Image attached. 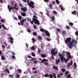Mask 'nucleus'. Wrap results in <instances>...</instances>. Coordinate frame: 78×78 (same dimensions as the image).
<instances>
[{
  "label": "nucleus",
  "instance_id": "obj_58",
  "mask_svg": "<svg viewBox=\"0 0 78 78\" xmlns=\"http://www.w3.org/2000/svg\"><path fill=\"white\" fill-rule=\"evenodd\" d=\"M9 39H10V40H11V41L13 40V38L12 37H9Z\"/></svg>",
  "mask_w": 78,
  "mask_h": 78
},
{
  "label": "nucleus",
  "instance_id": "obj_35",
  "mask_svg": "<svg viewBox=\"0 0 78 78\" xmlns=\"http://www.w3.org/2000/svg\"><path fill=\"white\" fill-rule=\"evenodd\" d=\"M16 78H20V76H19V74H16Z\"/></svg>",
  "mask_w": 78,
  "mask_h": 78
},
{
  "label": "nucleus",
  "instance_id": "obj_26",
  "mask_svg": "<svg viewBox=\"0 0 78 78\" xmlns=\"http://www.w3.org/2000/svg\"><path fill=\"white\" fill-rule=\"evenodd\" d=\"M5 71L6 72H8V73H10V72L9 71V69H7V68L5 69Z\"/></svg>",
  "mask_w": 78,
  "mask_h": 78
},
{
  "label": "nucleus",
  "instance_id": "obj_24",
  "mask_svg": "<svg viewBox=\"0 0 78 78\" xmlns=\"http://www.w3.org/2000/svg\"><path fill=\"white\" fill-rule=\"evenodd\" d=\"M31 40L32 41L33 43H34L36 41L35 39H34V38H32Z\"/></svg>",
  "mask_w": 78,
  "mask_h": 78
},
{
  "label": "nucleus",
  "instance_id": "obj_41",
  "mask_svg": "<svg viewBox=\"0 0 78 78\" xmlns=\"http://www.w3.org/2000/svg\"><path fill=\"white\" fill-rule=\"evenodd\" d=\"M49 76H50V78H52L53 77V76L52 74H49Z\"/></svg>",
  "mask_w": 78,
  "mask_h": 78
},
{
  "label": "nucleus",
  "instance_id": "obj_40",
  "mask_svg": "<svg viewBox=\"0 0 78 78\" xmlns=\"http://www.w3.org/2000/svg\"><path fill=\"white\" fill-rule=\"evenodd\" d=\"M62 54L61 55H63L64 57V56L65 55V51H62Z\"/></svg>",
  "mask_w": 78,
  "mask_h": 78
},
{
  "label": "nucleus",
  "instance_id": "obj_42",
  "mask_svg": "<svg viewBox=\"0 0 78 78\" xmlns=\"http://www.w3.org/2000/svg\"><path fill=\"white\" fill-rule=\"evenodd\" d=\"M33 27H34V29H37V27H36V26L34 25V24H33Z\"/></svg>",
  "mask_w": 78,
  "mask_h": 78
},
{
  "label": "nucleus",
  "instance_id": "obj_7",
  "mask_svg": "<svg viewBox=\"0 0 78 78\" xmlns=\"http://www.w3.org/2000/svg\"><path fill=\"white\" fill-rule=\"evenodd\" d=\"M66 54L68 56V59H70L71 58H72L73 57H72L71 55H70V53L69 52H67Z\"/></svg>",
  "mask_w": 78,
  "mask_h": 78
},
{
  "label": "nucleus",
  "instance_id": "obj_55",
  "mask_svg": "<svg viewBox=\"0 0 78 78\" xmlns=\"http://www.w3.org/2000/svg\"><path fill=\"white\" fill-rule=\"evenodd\" d=\"M44 1L46 3L48 2V0H44Z\"/></svg>",
  "mask_w": 78,
  "mask_h": 78
},
{
  "label": "nucleus",
  "instance_id": "obj_15",
  "mask_svg": "<svg viewBox=\"0 0 78 78\" xmlns=\"http://www.w3.org/2000/svg\"><path fill=\"white\" fill-rule=\"evenodd\" d=\"M8 8H9V10H12V9H14L13 7H11V8L10 7V6H9V5H8Z\"/></svg>",
  "mask_w": 78,
  "mask_h": 78
},
{
  "label": "nucleus",
  "instance_id": "obj_21",
  "mask_svg": "<svg viewBox=\"0 0 78 78\" xmlns=\"http://www.w3.org/2000/svg\"><path fill=\"white\" fill-rule=\"evenodd\" d=\"M17 71H18V73H21L22 72L21 70L20 69H18L17 70Z\"/></svg>",
  "mask_w": 78,
  "mask_h": 78
},
{
  "label": "nucleus",
  "instance_id": "obj_56",
  "mask_svg": "<svg viewBox=\"0 0 78 78\" xmlns=\"http://www.w3.org/2000/svg\"><path fill=\"white\" fill-rule=\"evenodd\" d=\"M66 28L67 29H69L70 28V27L69 26H66Z\"/></svg>",
  "mask_w": 78,
  "mask_h": 78
},
{
  "label": "nucleus",
  "instance_id": "obj_20",
  "mask_svg": "<svg viewBox=\"0 0 78 78\" xmlns=\"http://www.w3.org/2000/svg\"><path fill=\"white\" fill-rule=\"evenodd\" d=\"M18 18L19 20H21L22 19V17L20 15H19L18 16Z\"/></svg>",
  "mask_w": 78,
  "mask_h": 78
},
{
  "label": "nucleus",
  "instance_id": "obj_3",
  "mask_svg": "<svg viewBox=\"0 0 78 78\" xmlns=\"http://www.w3.org/2000/svg\"><path fill=\"white\" fill-rule=\"evenodd\" d=\"M37 19L38 18L37 16H33V18L32 20L34 22L35 24L38 25H39L40 23L39 20H37Z\"/></svg>",
  "mask_w": 78,
  "mask_h": 78
},
{
  "label": "nucleus",
  "instance_id": "obj_46",
  "mask_svg": "<svg viewBox=\"0 0 78 78\" xmlns=\"http://www.w3.org/2000/svg\"><path fill=\"white\" fill-rule=\"evenodd\" d=\"M49 75L48 74H45L44 75V76H45V77H48V76H49Z\"/></svg>",
  "mask_w": 78,
  "mask_h": 78
},
{
  "label": "nucleus",
  "instance_id": "obj_19",
  "mask_svg": "<svg viewBox=\"0 0 78 78\" xmlns=\"http://www.w3.org/2000/svg\"><path fill=\"white\" fill-rule=\"evenodd\" d=\"M41 57L43 58H45L46 57V55H45V54H42L41 55Z\"/></svg>",
  "mask_w": 78,
  "mask_h": 78
},
{
  "label": "nucleus",
  "instance_id": "obj_28",
  "mask_svg": "<svg viewBox=\"0 0 78 78\" xmlns=\"http://www.w3.org/2000/svg\"><path fill=\"white\" fill-rule=\"evenodd\" d=\"M71 77V75L70 74H69L67 75V78H70Z\"/></svg>",
  "mask_w": 78,
  "mask_h": 78
},
{
  "label": "nucleus",
  "instance_id": "obj_34",
  "mask_svg": "<svg viewBox=\"0 0 78 78\" xmlns=\"http://www.w3.org/2000/svg\"><path fill=\"white\" fill-rule=\"evenodd\" d=\"M53 13L56 15L58 14L57 12H56L55 10L53 11Z\"/></svg>",
  "mask_w": 78,
  "mask_h": 78
},
{
  "label": "nucleus",
  "instance_id": "obj_43",
  "mask_svg": "<svg viewBox=\"0 0 78 78\" xmlns=\"http://www.w3.org/2000/svg\"><path fill=\"white\" fill-rule=\"evenodd\" d=\"M9 77L11 78H12L13 77V76L12 74H9Z\"/></svg>",
  "mask_w": 78,
  "mask_h": 78
},
{
  "label": "nucleus",
  "instance_id": "obj_8",
  "mask_svg": "<svg viewBox=\"0 0 78 78\" xmlns=\"http://www.w3.org/2000/svg\"><path fill=\"white\" fill-rule=\"evenodd\" d=\"M25 21V22H26V19H23L22 20L20 21V23L21 25L22 26L23 25V24H24V22Z\"/></svg>",
  "mask_w": 78,
  "mask_h": 78
},
{
  "label": "nucleus",
  "instance_id": "obj_54",
  "mask_svg": "<svg viewBox=\"0 0 78 78\" xmlns=\"http://www.w3.org/2000/svg\"><path fill=\"white\" fill-rule=\"evenodd\" d=\"M33 62H34V63L36 64L37 63V61H34Z\"/></svg>",
  "mask_w": 78,
  "mask_h": 78
},
{
  "label": "nucleus",
  "instance_id": "obj_57",
  "mask_svg": "<svg viewBox=\"0 0 78 78\" xmlns=\"http://www.w3.org/2000/svg\"><path fill=\"white\" fill-rule=\"evenodd\" d=\"M27 31L29 33H30L31 32L30 30V29H28V30H27Z\"/></svg>",
  "mask_w": 78,
  "mask_h": 78
},
{
  "label": "nucleus",
  "instance_id": "obj_6",
  "mask_svg": "<svg viewBox=\"0 0 78 78\" xmlns=\"http://www.w3.org/2000/svg\"><path fill=\"white\" fill-rule=\"evenodd\" d=\"M41 31L42 32H44V33L46 34V36H49V33L48 31L47 30H45L44 29H40Z\"/></svg>",
  "mask_w": 78,
  "mask_h": 78
},
{
  "label": "nucleus",
  "instance_id": "obj_11",
  "mask_svg": "<svg viewBox=\"0 0 78 78\" xmlns=\"http://www.w3.org/2000/svg\"><path fill=\"white\" fill-rule=\"evenodd\" d=\"M21 9L24 12H27V8L26 7H24V8H21Z\"/></svg>",
  "mask_w": 78,
  "mask_h": 78
},
{
  "label": "nucleus",
  "instance_id": "obj_51",
  "mask_svg": "<svg viewBox=\"0 0 78 78\" xmlns=\"http://www.w3.org/2000/svg\"><path fill=\"white\" fill-rule=\"evenodd\" d=\"M27 56V58H32V57L31 56H30L29 55H28Z\"/></svg>",
  "mask_w": 78,
  "mask_h": 78
},
{
  "label": "nucleus",
  "instance_id": "obj_29",
  "mask_svg": "<svg viewBox=\"0 0 78 78\" xmlns=\"http://www.w3.org/2000/svg\"><path fill=\"white\" fill-rule=\"evenodd\" d=\"M69 73V71H66V72L65 73V74L66 75H67Z\"/></svg>",
  "mask_w": 78,
  "mask_h": 78
},
{
  "label": "nucleus",
  "instance_id": "obj_18",
  "mask_svg": "<svg viewBox=\"0 0 78 78\" xmlns=\"http://www.w3.org/2000/svg\"><path fill=\"white\" fill-rule=\"evenodd\" d=\"M21 15L22 16H26V13L25 12L22 13H21Z\"/></svg>",
  "mask_w": 78,
  "mask_h": 78
},
{
  "label": "nucleus",
  "instance_id": "obj_33",
  "mask_svg": "<svg viewBox=\"0 0 78 78\" xmlns=\"http://www.w3.org/2000/svg\"><path fill=\"white\" fill-rule=\"evenodd\" d=\"M14 1H12L11 2V4L12 6H13L14 5Z\"/></svg>",
  "mask_w": 78,
  "mask_h": 78
},
{
  "label": "nucleus",
  "instance_id": "obj_64",
  "mask_svg": "<svg viewBox=\"0 0 78 78\" xmlns=\"http://www.w3.org/2000/svg\"><path fill=\"white\" fill-rule=\"evenodd\" d=\"M37 71H34V74H36L37 73Z\"/></svg>",
  "mask_w": 78,
  "mask_h": 78
},
{
  "label": "nucleus",
  "instance_id": "obj_16",
  "mask_svg": "<svg viewBox=\"0 0 78 78\" xmlns=\"http://www.w3.org/2000/svg\"><path fill=\"white\" fill-rule=\"evenodd\" d=\"M38 39L39 40V41H41L42 39V37L41 36H38L37 37Z\"/></svg>",
  "mask_w": 78,
  "mask_h": 78
},
{
  "label": "nucleus",
  "instance_id": "obj_1",
  "mask_svg": "<svg viewBox=\"0 0 78 78\" xmlns=\"http://www.w3.org/2000/svg\"><path fill=\"white\" fill-rule=\"evenodd\" d=\"M72 40V38L70 37L67 38V39L65 40V42L66 44L68 45V47L72 49V46H74V44H76L77 43V41L75 40V39H73Z\"/></svg>",
  "mask_w": 78,
  "mask_h": 78
},
{
  "label": "nucleus",
  "instance_id": "obj_62",
  "mask_svg": "<svg viewBox=\"0 0 78 78\" xmlns=\"http://www.w3.org/2000/svg\"><path fill=\"white\" fill-rule=\"evenodd\" d=\"M31 60L33 61H34V60H35V58H31Z\"/></svg>",
  "mask_w": 78,
  "mask_h": 78
},
{
  "label": "nucleus",
  "instance_id": "obj_22",
  "mask_svg": "<svg viewBox=\"0 0 78 78\" xmlns=\"http://www.w3.org/2000/svg\"><path fill=\"white\" fill-rule=\"evenodd\" d=\"M53 75V78H56V74L55 73H53L52 74Z\"/></svg>",
  "mask_w": 78,
  "mask_h": 78
},
{
  "label": "nucleus",
  "instance_id": "obj_36",
  "mask_svg": "<svg viewBox=\"0 0 78 78\" xmlns=\"http://www.w3.org/2000/svg\"><path fill=\"white\" fill-rule=\"evenodd\" d=\"M31 49L32 50H34L36 49V48L35 47L33 46L31 48Z\"/></svg>",
  "mask_w": 78,
  "mask_h": 78
},
{
  "label": "nucleus",
  "instance_id": "obj_12",
  "mask_svg": "<svg viewBox=\"0 0 78 78\" xmlns=\"http://www.w3.org/2000/svg\"><path fill=\"white\" fill-rule=\"evenodd\" d=\"M56 64H58V63H60V59H58L56 60Z\"/></svg>",
  "mask_w": 78,
  "mask_h": 78
},
{
  "label": "nucleus",
  "instance_id": "obj_14",
  "mask_svg": "<svg viewBox=\"0 0 78 78\" xmlns=\"http://www.w3.org/2000/svg\"><path fill=\"white\" fill-rule=\"evenodd\" d=\"M59 6L61 8V9L62 11L64 10V9L63 8V7L61 5H60Z\"/></svg>",
  "mask_w": 78,
  "mask_h": 78
},
{
  "label": "nucleus",
  "instance_id": "obj_25",
  "mask_svg": "<svg viewBox=\"0 0 78 78\" xmlns=\"http://www.w3.org/2000/svg\"><path fill=\"white\" fill-rule=\"evenodd\" d=\"M56 4L58 5L59 4V3H60V2H59V0H56Z\"/></svg>",
  "mask_w": 78,
  "mask_h": 78
},
{
  "label": "nucleus",
  "instance_id": "obj_10",
  "mask_svg": "<svg viewBox=\"0 0 78 78\" xmlns=\"http://www.w3.org/2000/svg\"><path fill=\"white\" fill-rule=\"evenodd\" d=\"M73 62L72 61H70V63L69 62L68 63V66L69 67H70L71 65L72 66L73 65Z\"/></svg>",
  "mask_w": 78,
  "mask_h": 78
},
{
  "label": "nucleus",
  "instance_id": "obj_17",
  "mask_svg": "<svg viewBox=\"0 0 78 78\" xmlns=\"http://www.w3.org/2000/svg\"><path fill=\"white\" fill-rule=\"evenodd\" d=\"M53 69H54L55 70H58V68L57 67H56V66H53Z\"/></svg>",
  "mask_w": 78,
  "mask_h": 78
},
{
  "label": "nucleus",
  "instance_id": "obj_2",
  "mask_svg": "<svg viewBox=\"0 0 78 78\" xmlns=\"http://www.w3.org/2000/svg\"><path fill=\"white\" fill-rule=\"evenodd\" d=\"M58 55L60 57V59H61V61L62 62H63L64 60V61L65 63H67L68 61H69V59H66L65 58L63 57V55L62 54H61L58 53Z\"/></svg>",
  "mask_w": 78,
  "mask_h": 78
},
{
  "label": "nucleus",
  "instance_id": "obj_27",
  "mask_svg": "<svg viewBox=\"0 0 78 78\" xmlns=\"http://www.w3.org/2000/svg\"><path fill=\"white\" fill-rule=\"evenodd\" d=\"M74 67L75 69H76L77 67L76 64V62L74 63Z\"/></svg>",
  "mask_w": 78,
  "mask_h": 78
},
{
  "label": "nucleus",
  "instance_id": "obj_63",
  "mask_svg": "<svg viewBox=\"0 0 78 78\" xmlns=\"http://www.w3.org/2000/svg\"><path fill=\"white\" fill-rule=\"evenodd\" d=\"M24 3H26L27 2V0H22Z\"/></svg>",
  "mask_w": 78,
  "mask_h": 78
},
{
  "label": "nucleus",
  "instance_id": "obj_9",
  "mask_svg": "<svg viewBox=\"0 0 78 78\" xmlns=\"http://www.w3.org/2000/svg\"><path fill=\"white\" fill-rule=\"evenodd\" d=\"M48 61V59H46L44 58L42 59V60L41 61V63H44L45 62H47Z\"/></svg>",
  "mask_w": 78,
  "mask_h": 78
},
{
  "label": "nucleus",
  "instance_id": "obj_44",
  "mask_svg": "<svg viewBox=\"0 0 78 78\" xmlns=\"http://www.w3.org/2000/svg\"><path fill=\"white\" fill-rule=\"evenodd\" d=\"M33 35L36 36L37 35V33H36L35 32H34L33 33Z\"/></svg>",
  "mask_w": 78,
  "mask_h": 78
},
{
  "label": "nucleus",
  "instance_id": "obj_38",
  "mask_svg": "<svg viewBox=\"0 0 78 78\" xmlns=\"http://www.w3.org/2000/svg\"><path fill=\"white\" fill-rule=\"evenodd\" d=\"M57 31H58V33H60V32H61V30H60L59 28H57Z\"/></svg>",
  "mask_w": 78,
  "mask_h": 78
},
{
  "label": "nucleus",
  "instance_id": "obj_61",
  "mask_svg": "<svg viewBox=\"0 0 78 78\" xmlns=\"http://www.w3.org/2000/svg\"><path fill=\"white\" fill-rule=\"evenodd\" d=\"M26 47H27V48L28 47V44L27 43H26Z\"/></svg>",
  "mask_w": 78,
  "mask_h": 78
},
{
  "label": "nucleus",
  "instance_id": "obj_31",
  "mask_svg": "<svg viewBox=\"0 0 78 78\" xmlns=\"http://www.w3.org/2000/svg\"><path fill=\"white\" fill-rule=\"evenodd\" d=\"M1 59L2 60H4L5 59V56L3 55L1 56Z\"/></svg>",
  "mask_w": 78,
  "mask_h": 78
},
{
  "label": "nucleus",
  "instance_id": "obj_45",
  "mask_svg": "<svg viewBox=\"0 0 78 78\" xmlns=\"http://www.w3.org/2000/svg\"><path fill=\"white\" fill-rule=\"evenodd\" d=\"M27 20L28 21L30 22L31 20V19L30 18H27Z\"/></svg>",
  "mask_w": 78,
  "mask_h": 78
},
{
  "label": "nucleus",
  "instance_id": "obj_5",
  "mask_svg": "<svg viewBox=\"0 0 78 78\" xmlns=\"http://www.w3.org/2000/svg\"><path fill=\"white\" fill-rule=\"evenodd\" d=\"M29 0H27V2L28 3V5L29 6V7H31L32 9H34V3L33 2L31 1L29 2Z\"/></svg>",
  "mask_w": 78,
  "mask_h": 78
},
{
  "label": "nucleus",
  "instance_id": "obj_32",
  "mask_svg": "<svg viewBox=\"0 0 78 78\" xmlns=\"http://www.w3.org/2000/svg\"><path fill=\"white\" fill-rule=\"evenodd\" d=\"M66 31L65 30H63V32H62V34H63L64 35H66Z\"/></svg>",
  "mask_w": 78,
  "mask_h": 78
},
{
  "label": "nucleus",
  "instance_id": "obj_4",
  "mask_svg": "<svg viewBox=\"0 0 78 78\" xmlns=\"http://www.w3.org/2000/svg\"><path fill=\"white\" fill-rule=\"evenodd\" d=\"M58 52L57 51H56V52L55 51V50L54 49H52L51 50V54L52 55L51 56V59H54V57L53 56H55L56 54H58Z\"/></svg>",
  "mask_w": 78,
  "mask_h": 78
},
{
  "label": "nucleus",
  "instance_id": "obj_39",
  "mask_svg": "<svg viewBox=\"0 0 78 78\" xmlns=\"http://www.w3.org/2000/svg\"><path fill=\"white\" fill-rule=\"evenodd\" d=\"M61 70H62V71H63V73H64L66 71L65 69L64 68L62 69Z\"/></svg>",
  "mask_w": 78,
  "mask_h": 78
},
{
  "label": "nucleus",
  "instance_id": "obj_30",
  "mask_svg": "<svg viewBox=\"0 0 78 78\" xmlns=\"http://www.w3.org/2000/svg\"><path fill=\"white\" fill-rule=\"evenodd\" d=\"M76 10H75L73 11V12H72V13L73 15H76Z\"/></svg>",
  "mask_w": 78,
  "mask_h": 78
},
{
  "label": "nucleus",
  "instance_id": "obj_47",
  "mask_svg": "<svg viewBox=\"0 0 78 78\" xmlns=\"http://www.w3.org/2000/svg\"><path fill=\"white\" fill-rule=\"evenodd\" d=\"M12 57V58L13 59L15 60L16 58H15V56H14V55H13Z\"/></svg>",
  "mask_w": 78,
  "mask_h": 78
},
{
  "label": "nucleus",
  "instance_id": "obj_50",
  "mask_svg": "<svg viewBox=\"0 0 78 78\" xmlns=\"http://www.w3.org/2000/svg\"><path fill=\"white\" fill-rule=\"evenodd\" d=\"M41 50L38 48V53H40L41 52Z\"/></svg>",
  "mask_w": 78,
  "mask_h": 78
},
{
  "label": "nucleus",
  "instance_id": "obj_48",
  "mask_svg": "<svg viewBox=\"0 0 78 78\" xmlns=\"http://www.w3.org/2000/svg\"><path fill=\"white\" fill-rule=\"evenodd\" d=\"M49 6L50 9H51L52 8V4L49 5Z\"/></svg>",
  "mask_w": 78,
  "mask_h": 78
},
{
  "label": "nucleus",
  "instance_id": "obj_60",
  "mask_svg": "<svg viewBox=\"0 0 78 78\" xmlns=\"http://www.w3.org/2000/svg\"><path fill=\"white\" fill-rule=\"evenodd\" d=\"M1 21L2 22L5 23V21L3 20H1Z\"/></svg>",
  "mask_w": 78,
  "mask_h": 78
},
{
  "label": "nucleus",
  "instance_id": "obj_49",
  "mask_svg": "<svg viewBox=\"0 0 78 78\" xmlns=\"http://www.w3.org/2000/svg\"><path fill=\"white\" fill-rule=\"evenodd\" d=\"M75 34L76 35V36H78V31H77L75 33Z\"/></svg>",
  "mask_w": 78,
  "mask_h": 78
},
{
  "label": "nucleus",
  "instance_id": "obj_59",
  "mask_svg": "<svg viewBox=\"0 0 78 78\" xmlns=\"http://www.w3.org/2000/svg\"><path fill=\"white\" fill-rule=\"evenodd\" d=\"M19 5L20 6H21L22 7H23V5H22L20 3V4H19Z\"/></svg>",
  "mask_w": 78,
  "mask_h": 78
},
{
  "label": "nucleus",
  "instance_id": "obj_23",
  "mask_svg": "<svg viewBox=\"0 0 78 78\" xmlns=\"http://www.w3.org/2000/svg\"><path fill=\"white\" fill-rule=\"evenodd\" d=\"M31 55H32L33 57H35L36 56L35 53H34V52H31Z\"/></svg>",
  "mask_w": 78,
  "mask_h": 78
},
{
  "label": "nucleus",
  "instance_id": "obj_37",
  "mask_svg": "<svg viewBox=\"0 0 78 78\" xmlns=\"http://www.w3.org/2000/svg\"><path fill=\"white\" fill-rule=\"evenodd\" d=\"M69 25H70L71 26H73V23L72 22H70L69 23Z\"/></svg>",
  "mask_w": 78,
  "mask_h": 78
},
{
  "label": "nucleus",
  "instance_id": "obj_53",
  "mask_svg": "<svg viewBox=\"0 0 78 78\" xmlns=\"http://www.w3.org/2000/svg\"><path fill=\"white\" fill-rule=\"evenodd\" d=\"M2 48H3V49H5V45L2 44Z\"/></svg>",
  "mask_w": 78,
  "mask_h": 78
},
{
  "label": "nucleus",
  "instance_id": "obj_13",
  "mask_svg": "<svg viewBox=\"0 0 78 78\" xmlns=\"http://www.w3.org/2000/svg\"><path fill=\"white\" fill-rule=\"evenodd\" d=\"M51 21H52V22L55 21V17L54 15H53V16L51 17Z\"/></svg>",
  "mask_w": 78,
  "mask_h": 78
},
{
  "label": "nucleus",
  "instance_id": "obj_52",
  "mask_svg": "<svg viewBox=\"0 0 78 78\" xmlns=\"http://www.w3.org/2000/svg\"><path fill=\"white\" fill-rule=\"evenodd\" d=\"M44 64H45L46 65H48V63L47 62H44Z\"/></svg>",
  "mask_w": 78,
  "mask_h": 78
}]
</instances>
